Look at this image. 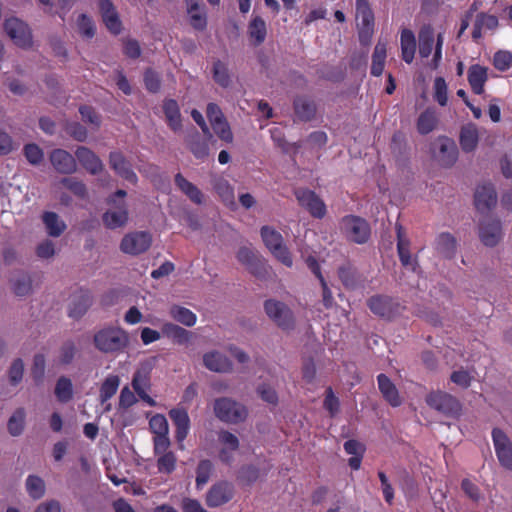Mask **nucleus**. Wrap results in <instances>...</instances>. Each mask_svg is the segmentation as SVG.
<instances>
[{"instance_id": "obj_49", "label": "nucleus", "mask_w": 512, "mask_h": 512, "mask_svg": "<svg viewBox=\"0 0 512 512\" xmlns=\"http://www.w3.org/2000/svg\"><path fill=\"white\" fill-rule=\"evenodd\" d=\"M26 489L33 499H40L45 494L44 481L38 476L30 475L26 480Z\"/></svg>"}, {"instance_id": "obj_24", "label": "nucleus", "mask_w": 512, "mask_h": 512, "mask_svg": "<svg viewBox=\"0 0 512 512\" xmlns=\"http://www.w3.org/2000/svg\"><path fill=\"white\" fill-rule=\"evenodd\" d=\"M99 10L108 30L113 34H119L122 27L121 21L112 2L110 0H100Z\"/></svg>"}, {"instance_id": "obj_25", "label": "nucleus", "mask_w": 512, "mask_h": 512, "mask_svg": "<svg viewBox=\"0 0 512 512\" xmlns=\"http://www.w3.org/2000/svg\"><path fill=\"white\" fill-rule=\"evenodd\" d=\"M378 388L383 396V398L392 406L398 407L401 405L402 400L399 395L398 389L395 384L391 381V379L381 373L377 376Z\"/></svg>"}, {"instance_id": "obj_47", "label": "nucleus", "mask_w": 512, "mask_h": 512, "mask_svg": "<svg viewBox=\"0 0 512 512\" xmlns=\"http://www.w3.org/2000/svg\"><path fill=\"white\" fill-rule=\"evenodd\" d=\"M25 410L18 408L8 420L7 428L12 436H19L24 429Z\"/></svg>"}, {"instance_id": "obj_63", "label": "nucleus", "mask_w": 512, "mask_h": 512, "mask_svg": "<svg viewBox=\"0 0 512 512\" xmlns=\"http://www.w3.org/2000/svg\"><path fill=\"white\" fill-rule=\"evenodd\" d=\"M31 280L27 275H21L13 281V292L17 296H26L31 292Z\"/></svg>"}, {"instance_id": "obj_59", "label": "nucleus", "mask_w": 512, "mask_h": 512, "mask_svg": "<svg viewBox=\"0 0 512 512\" xmlns=\"http://www.w3.org/2000/svg\"><path fill=\"white\" fill-rule=\"evenodd\" d=\"M103 220L105 224H124L128 221V213L123 208H116L106 212Z\"/></svg>"}, {"instance_id": "obj_46", "label": "nucleus", "mask_w": 512, "mask_h": 512, "mask_svg": "<svg viewBox=\"0 0 512 512\" xmlns=\"http://www.w3.org/2000/svg\"><path fill=\"white\" fill-rule=\"evenodd\" d=\"M437 123L436 113L432 110H426L419 116L417 128L421 134H428L436 128Z\"/></svg>"}, {"instance_id": "obj_58", "label": "nucleus", "mask_w": 512, "mask_h": 512, "mask_svg": "<svg viewBox=\"0 0 512 512\" xmlns=\"http://www.w3.org/2000/svg\"><path fill=\"white\" fill-rule=\"evenodd\" d=\"M218 440L223 445V448H227L230 451H237L239 449L240 442L238 437L227 430L218 432Z\"/></svg>"}, {"instance_id": "obj_39", "label": "nucleus", "mask_w": 512, "mask_h": 512, "mask_svg": "<svg viewBox=\"0 0 512 512\" xmlns=\"http://www.w3.org/2000/svg\"><path fill=\"white\" fill-rule=\"evenodd\" d=\"M120 385V378L117 375H109L106 377L100 387L99 398L101 403H105L110 400L117 392Z\"/></svg>"}, {"instance_id": "obj_34", "label": "nucleus", "mask_w": 512, "mask_h": 512, "mask_svg": "<svg viewBox=\"0 0 512 512\" xmlns=\"http://www.w3.org/2000/svg\"><path fill=\"white\" fill-rule=\"evenodd\" d=\"M479 141L478 130L474 125H467L462 128L460 134V145L463 151L472 152L476 149Z\"/></svg>"}, {"instance_id": "obj_21", "label": "nucleus", "mask_w": 512, "mask_h": 512, "mask_svg": "<svg viewBox=\"0 0 512 512\" xmlns=\"http://www.w3.org/2000/svg\"><path fill=\"white\" fill-rule=\"evenodd\" d=\"M75 157L82 167L92 175H97L104 170L102 160L92 150L85 146H80L76 149Z\"/></svg>"}, {"instance_id": "obj_5", "label": "nucleus", "mask_w": 512, "mask_h": 512, "mask_svg": "<svg viewBox=\"0 0 512 512\" xmlns=\"http://www.w3.org/2000/svg\"><path fill=\"white\" fill-rule=\"evenodd\" d=\"M261 236L265 246L282 264L291 267L293 264L292 256L283 243L282 235L271 226H262Z\"/></svg>"}, {"instance_id": "obj_7", "label": "nucleus", "mask_w": 512, "mask_h": 512, "mask_svg": "<svg viewBox=\"0 0 512 512\" xmlns=\"http://www.w3.org/2000/svg\"><path fill=\"white\" fill-rule=\"evenodd\" d=\"M432 157L441 167H452L458 157L455 142L447 137H439L432 143Z\"/></svg>"}, {"instance_id": "obj_37", "label": "nucleus", "mask_w": 512, "mask_h": 512, "mask_svg": "<svg viewBox=\"0 0 512 512\" xmlns=\"http://www.w3.org/2000/svg\"><path fill=\"white\" fill-rule=\"evenodd\" d=\"M419 54L426 58L428 57L433 48L434 43V29L430 25L423 26L419 31Z\"/></svg>"}, {"instance_id": "obj_2", "label": "nucleus", "mask_w": 512, "mask_h": 512, "mask_svg": "<svg viewBox=\"0 0 512 512\" xmlns=\"http://www.w3.org/2000/svg\"><path fill=\"white\" fill-rule=\"evenodd\" d=\"M215 416L222 422L237 424L246 420L247 408L227 397L217 398L214 402Z\"/></svg>"}, {"instance_id": "obj_40", "label": "nucleus", "mask_w": 512, "mask_h": 512, "mask_svg": "<svg viewBox=\"0 0 512 512\" xmlns=\"http://www.w3.org/2000/svg\"><path fill=\"white\" fill-rule=\"evenodd\" d=\"M436 249L445 258H451L456 250V240L449 233H442L436 240Z\"/></svg>"}, {"instance_id": "obj_52", "label": "nucleus", "mask_w": 512, "mask_h": 512, "mask_svg": "<svg viewBox=\"0 0 512 512\" xmlns=\"http://www.w3.org/2000/svg\"><path fill=\"white\" fill-rule=\"evenodd\" d=\"M323 407L327 410L331 417L336 416L340 410V401L337 396H335L333 389L328 387L325 390V398L323 401Z\"/></svg>"}, {"instance_id": "obj_17", "label": "nucleus", "mask_w": 512, "mask_h": 512, "mask_svg": "<svg viewBox=\"0 0 512 512\" xmlns=\"http://www.w3.org/2000/svg\"><path fill=\"white\" fill-rule=\"evenodd\" d=\"M52 167L60 174H73L77 171L76 159L64 149H54L49 154Z\"/></svg>"}, {"instance_id": "obj_41", "label": "nucleus", "mask_w": 512, "mask_h": 512, "mask_svg": "<svg viewBox=\"0 0 512 512\" xmlns=\"http://www.w3.org/2000/svg\"><path fill=\"white\" fill-rule=\"evenodd\" d=\"M55 396L61 403H67L73 398V385L69 378L61 376L56 383Z\"/></svg>"}, {"instance_id": "obj_1", "label": "nucleus", "mask_w": 512, "mask_h": 512, "mask_svg": "<svg viewBox=\"0 0 512 512\" xmlns=\"http://www.w3.org/2000/svg\"><path fill=\"white\" fill-rule=\"evenodd\" d=\"M129 334L119 326L108 325L95 332L93 344L104 354H119L129 346Z\"/></svg>"}, {"instance_id": "obj_54", "label": "nucleus", "mask_w": 512, "mask_h": 512, "mask_svg": "<svg viewBox=\"0 0 512 512\" xmlns=\"http://www.w3.org/2000/svg\"><path fill=\"white\" fill-rule=\"evenodd\" d=\"M27 161L32 165H39L44 159L43 150L36 144H27L23 148Z\"/></svg>"}, {"instance_id": "obj_32", "label": "nucleus", "mask_w": 512, "mask_h": 512, "mask_svg": "<svg viewBox=\"0 0 512 512\" xmlns=\"http://www.w3.org/2000/svg\"><path fill=\"white\" fill-rule=\"evenodd\" d=\"M294 110L296 116L302 121H310L315 117V103L305 97H298L294 101Z\"/></svg>"}, {"instance_id": "obj_42", "label": "nucleus", "mask_w": 512, "mask_h": 512, "mask_svg": "<svg viewBox=\"0 0 512 512\" xmlns=\"http://www.w3.org/2000/svg\"><path fill=\"white\" fill-rule=\"evenodd\" d=\"M170 315L174 320L188 327L195 325L197 320L195 313L188 308L177 305L171 307Z\"/></svg>"}, {"instance_id": "obj_51", "label": "nucleus", "mask_w": 512, "mask_h": 512, "mask_svg": "<svg viewBox=\"0 0 512 512\" xmlns=\"http://www.w3.org/2000/svg\"><path fill=\"white\" fill-rule=\"evenodd\" d=\"M76 24L77 30L83 38H93V36L95 35V26L93 21L87 15H79Z\"/></svg>"}, {"instance_id": "obj_22", "label": "nucleus", "mask_w": 512, "mask_h": 512, "mask_svg": "<svg viewBox=\"0 0 512 512\" xmlns=\"http://www.w3.org/2000/svg\"><path fill=\"white\" fill-rule=\"evenodd\" d=\"M176 187L194 204L204 205L206 196L192 182L187 180L181 173H177L174 179Z\"/></svg>"}, {"instance_id": "obj_3", "label": "nucleus", "mask_w": 512, "mask_h": 512, "mask_svg": "<svg viewBox=\"0 0 512 512\" xmlns=\"http://www.w3.org/2000/svg\"><path fill=\"white\" fill-rule=\"evenodd\" d=\"M370 311L383 319L393 320L400 316L405 306L396 298L387 295H374L367 300Z\"/></svg>"}, {"instance_id": "obj_45", "label": "nucleus", "mask_w": 512, "mask_h": 512, "mask_svg": "<svg viewBox=\"0 0 512 512\" xmlns=\"http://www.w3.org/2000/svg\"><path fill=\"white\" fill-rule=\"evenodd\" d=\"M187 143L190 151L193 155L198 159H205L208 156L209 149L208 145L205 141L200 139V136L197 132L189 135L187 139Z\"/></svg>"}, {"instance_id": "obj_43", "label": "nucleus", "mask_w": 512, "mask_h": 512, "mask_svg": "<svg viewBox=\"0 0 512 512\" xmlns=\"http://www.w3.org/2000/svg\"><path fill=\"white\" fill-rule=\"evenodd\" d=\"M214 465L213 463L208 460L204 459L201 460L196 468V487L198 489L203 488L204 485H206L213 473Z\"/></svg>"}, {"instance_id": "obj_50", "label": "nucleus", "mask_w": 512, "mask_h": 512, "mask_svg": "<svg viewBox=\"0 0 512 512\" xmlns=\"http://www.w3.org/2000/svg\"><path fill=\"white\" fill-rule=\"evenodd\" d=\"M60 184L68 189L69 191H71L75 196L81 198V199H85L87 197V188H86V185L76 179V178H63L61 181H60Z\"/></svg>"}, {"instance_id": "obj_61", "label": "nucleus", "mask_w": 512, "mask_h": 512, "mask_svg": "<svg viewBox=\"0 0 512 512\" xmlns=\"http://www.w3.org/2000/svg\"><path fill=\"white\" fill-rule=\"evenodd\" d=\"M45 372V357L43 354H36L33 359L31 374L34 381L39 384L42 382Z\"/></svg>"}, {"instance_id": "obj_9", "label": "nucleus", "mask_w": 512, "mask_h": 512, "mask_svg": "<svg viewBox=\"0 0 512 512\" xmlns=\"http://www.w3.org/2000/svg\"><path fill=\"white\" fill-rule=\"evenodd\" d=\"M4 29L17 46L22 48H30L32 46V32L29 26L19 18L12 17L6 19Z\"/></svg>"}, {"instance_id": "obj_64", "label": "nucleus", "mask_w": 512, "mask_h": 512, "mask_svg": "<svg viewBox=\"0 0 512 512\" xmlns=\"http://www.w3.org/2000/svg\"><path fill=\"white\" fill-rule=\"evenodd\" d=\"M24 364L22 359L17 358L13 361L9 369V380L12 385H17L23 378Z\"/></svg>"}, {"instance_id": "obj_19", "label": "nucleus", "mask_w": 512, "mask_h": 512, "mask_svg": "<svg viewBox=\"0 0 512 512\" xmlns=\"http://www.w3.org/2000/svg\"><path fill=\"white\" fill-rule=\"evenodd\" d=\"M169 417L175 426V439L178 443H182L190 431V418L185 408H172L169 411Z\"/></svg>"}, {"instance_id": "obj_28", "label": "nucleus", "mask_w": 512, "mask_h": 512, "mask_svg": "<svg viewBox=\"0 0 512 512\" xmlns=\"http://www.w3.org/2000/svg\"><path fill=\"white\" fill-rule=\"evenodd\" d=\"M247 34L250 40V43L253 46L261 45L266 38L267 35V27L265 21L259 17L255 16L248 25Z\"/></svg>"}, {"instance_id": "obj_27", "label": "nucleus", "mask_w": 512, "mask_h": 512, "mask_svg": "<svg viewBox=\"0 0 512 512\" xmlns=\"http://www.w3.org/2000/svg\"><path fill=\"white\" fill-rule=\"evenodd\" d=\"M397 252L399 260L404 267L412 265V256L410 253L411 242L407 236L404 226H397Z\"/></svg>"}, {"instance_id": "obj_11", "label": "nucleus", "mask_w": 512, "mask_h": 512, "mask_svg": "<svg viewBox=\"0 0 512 512\" xmlns=\"http://www.w3.org/2000/svg\"><path fill=\"white\" fill-rule=\"evenodd\" d=\"M492 440L501 466L512 470V442L510 438L503 430L494 428L492 430Z\"/></svg>"}, {"instance_id": "obj_53", "label": "nucleus", "mask_w": 512, "mask_h": 512, "mask_svg": "<svg viewBox=\"0 0 512 512\" xmlns=\"http://www.w3.org/2000/svg\"><path fill=\"white\" fill-rule=\"evenodd\" d=\"M77 353V348L72 340H68L62 344L59 350V362L62 365L70 364Z\"/></svg>"}, {"instance_id": "obj_57", "label": "nucleus", "mask_w": 512, "mask_h": 512, "mask_svg": "<svg viewBox=\"0 0 512 512\" xmlns=\"http://www.w3.org/2000/svg\"><path fill=\"white\" fill-rule=\"evenodd\" d=\"M370 235V226H351V230L348 233L349 239L358 244L367 242Z\"/></svg>"}, {"instance_id": "obj_26", "label": "nucleus", "mask_w": 512, "mask_h": 512, "mask_svg": "<svg viewBox=\"0 0 512 512\" xmlns=\"http://www.w3.org/2000/svg\"><path fill=\"white\" fill-rule=\"evenodd\" d=\"M203 363L207 369L213 372L226 373L232 370L231 361L225 355L217 351L205 353Z\"/></svg>"}, {"instance_id": "obj_8", "label": "nucleus", "mask_w": 512, "mask_h": 512, "mask_svg": "<svg viewBox=\"0 0 512 512\" xmlns=\"http://www.w3.org/2000/svg\"><path fill=\"white\" fill-rule=\"evenodd\" d=\"M267 316L282 329H292L295 321L291 309L283 302L268 299L264 303Z\"/></svg>"}, {"instance_id": "obj_23", "label": "nucleus", "mask_w": 512, "mask_h": 512, "mask_svg": "<svg viewBox=\"0 0 512 512\" xmlns=\"http://www.w3.org/2000/svg\"><path fill=\"white\" fill-rule=\"evenodd\" d=\"M296 197L299 203L306 207L313 216L318 218L324 216L325 205L314 192L309 190H298L296 192Z\"/></svg>"}, {"instance_id": "obj_36", "label": "nucleus", "mask_w": 512, "mask_h": 512, "mask_svg": "<svg viewBox=\"0 0 512 512\" xmlns=\"http://www.w3.org/2000/svg\"><path fill=\"white\" fill-rule=\"evenodd\" d=\"M416 50V40L413 32L404 29L401 33L402 58L406 63H411Z\"/></svg>"}, {"instance_id": "obj_38", "label": "nucleus", "mask_w": 512, "mask_h": 512, "mask_svg": "<svg viewBox=\"0 0 512 512\" xmlns=\"http://www.w3.org/2000/svg\"><path fill=\"white\" fill-rule=\"evenodd\" d=\"M162 333L177 344H185L190 339L188 330L173 323H165L162 326Z\"/></svg>"}, {"instance_id": "obj_18", "label": "nucleus", "mask_w": 512, "mask_h": 512, "mask_svg": "<svg viewBox=\"0 0 512 512\" xmlns=\"http://www.w3.org/2000/svg\"><path fill=\"white\" fill-rule=\"evenodd\" d=\"M131 384L135 393L142 401L150 407L156 405V401L147 394V390L150 388V372L147 369L141 368L136 370Z\"/></svg>"}, {"instance_id": "obj_16", "label": "nucleus", "mask_w": 512, "mask_h": 512, "mask_svg": "<svg viewBox=\"0 0 512 512\" xmlns=\"http://www.w3.org/2000/svg\"><path fill=\"white\" fill-rule=\"evenodd\" d=\"M110 168L124 180L136 184L137 175L133 171L131 163L120 151H112L109 153L108 158Z\"/></svg>"}, {"instance_id": "obj_13", "label": "nucleus", "mask_w": 512, "mask_h": 512, "mask_svg": "<svg viewBox=\"0 0 512 512\" xmlns=\"http://www.w3.org/2000/svg\"><path fill=\"white\" fill-rule=\"evenodd\" d=\"M498 197L492 184L478 186L474 193V204L477 211L483 215L489 214L497 205Z\"/></svg>"}, {"instance_id": "obj_62", "label": "nucleus", "mask_w": 512, "mask_h": 512, "mask_svg": "<svg viewBox=\"0 0 512 512\" xmlns=\"http://www.w3.org/2000/svg\"><path fill=\"white\" fill-rule=\"evenodd\" d=\"M493 64L499 71H506L512 65V54L509 51L500 50L495 53Z\"/></svg>"}, {"instance_id": "obj_30", "label": "nucleus", "mask_w": 512, "mask_h": 512, "mask_svg": "<svg viewBox=\"0 0 512 512\" xmlns=\"http://www.w3.org/2000/svg\"><path fill=\"white\" fill-rule=\"evenodd\" d=\"M163 111L169 127L174 132L180 131L182 128V119L177 102L173 99L165 100L163 103Z\"/></svg>"}, {"instance_id": "obj_10", "label": "nucleus", "mask_w": 512, "mask_h": 512, "mask_svg": "<svg viewBox=\"0 0 512 512\" xmlns=\"http://www.w3.org/2000/svg\"><path fill=\"white\" fill-rule=\"evenodd\" d=\"M235 489L228 481H218L213 484L206 494V505L210 508L220 507L234 497Z\"/></svg>"}, {"instance_id": "obj_29", "label": "nucleus", "mask_w": 512, "mask_h": 512, "mask_svg": "<svg viewBox=\"0 0 512 512\" xmlns=\"http://www.w3.org/2000/svg\"><path fill=\"white\" fill-rule=\"evenodd\" d=\"M488 79L487 68L479 64L472 65L468 69V81L476 94H481L484 91V84Z\"/></svg>"}, {"instance_id": "obj_44", "label": "nucleus", "mask_w": 512, "mask_h": 512, "mask_svg": "<svg viewBox=\"0 0 512 512\" xmlns=\"http://www.w3.org/2000/svg\"><path fill=\"white\" fill-rule=\"evenodd\" d=\"M386 45L384 43H377L372 55L371 73L375 76L382 74L386 58Z\"/></svg>"}, {"instance_id": "obj_35", "label": "nucleus", "mask_w": 512, "mask_h": 512, "mask_svg": "<svg viewBox=\"0 0 512 512\" xmlns=\"http://www.w3.org/2000/svg\"><path fill=\"white\" fill-rule=\"evenodd\" d=\"M502 226H479V237L481 242L487 247H494L501 240Z\"/></svg>"}, {"instance_id": "obj_55", "label": "nucleus", "mask_w": 512, "mask_h": 512, "mask_svg": "<svg viewBox=\"0 0 512 512\" xmlns=\"http://www.w3.org/2000/svg\"><path fill=\"white\" fill-rule=\"evenodd\" d=\"M65 131L78 142H85L88 138L87 129L78 122H67Z\"/></svg>"}, {"instance_id": "obj_6", "label": "nucleus", "mask_w": 512, "mask_h": 512, "mask_svg": "<svg viewBox=\"0 0 512 512\" xmlns=\"http://www.w3.org/2000/svg\"><path fill=\"white\" fill-rule=\"evenodd\" d=\"M237 260L246 269L259 279H266L270 275V267L258 252L250 247L242 246L236 254Z\"/></svg>"}, {"instance_id": "obj_56", "label": "nucleus", "mask_w": 512, "mask_h": 512, "mask_svg": "<svg viewBox=\"0 0 512 512\" xmlns=\"http://www.w3.org/2000/svg\"><path fill=\"white\" fill-rule=\"evenodd\" d=\"M461 489L464 492V494L475 503H478L482 498V494L479 487L469 478H464L461 481Z\"/></svg>"}, {"instance_id": "obj_12", "label": "nucleus", "mask_w": 512, "mask_h": 512, "mask_svg": "<svg viewBox=\"0 0 512 512\" xmlns=\"http://www.w3.org/2000/svg\"><path fill=\"white\" fill-rule=\"evenodd\" d=\"M152 243V236L146 231L132 232L124 236L121 241V250L130 255H138L145 252Z\"/></svg>"}, {"instance_id": "obj_33", "label": "nucleus", "mask_w": 512, "mask_h": 512, "mask_svg": "<svg viewBox=\"0 0 512 512\" xmlns=\"http://www.w3.org/2000/svg\"><path fill=\"white\" fill-rule=\"evenodd\" d=\"M338 277L344 287L349 290L356 289L361 282L360 275L350 264L340 266L338 269Z\"/></svg>"}, {"instance_id": "obj_20", "label": "nucleus", "mask_w": 512, "mask_h": 512, "mask_svg": "<svg viewBox=\"0 0 512 512\" xmlns=\"http://www.w3.org/2000/svg\"><path fill=\"white\" fill-rule=\"evenodd\" d=\"M92 305V296L89 290L79 289L73 293L69 305L68 315L73 319H80Z\"/></svg>"}, {"instance_id": "obj_31", "label": "nucleus", "mask_w": 512, "mask_h": 512, "mask_svg": "<svg viewBox=\"0 0 512 512\" xmlns=\"http://www.w3.org/2000/svg\"><path fill=\"white\" fill-rule=\"evenodd\" d=\"M154 454L157 458V469L159 473L171 474L176 469L177 457L173 451H169V448H165L163 452H159L154 447Z\"/></svg>"}, {"instance_id": "obj_4", "label": "nucleus", "mask_w": 512, "mask_h": 512, "mask_svg": "<svg viewBox=\"0 0 512 512\" xmlns=\"http://www.w3.org/2000/svg\"><path fill=\"white\" fill-rule=\"evenodd\" d=\"M427 405L439 413L450 417L458 418L462 411L460 401L445 391H432L426 396Z\"/></svg>"}, {"instance_id": "obj_48", "label": "nucleus", "mask_w": 512, "mask_h": 512, "mask_svg": "<svg viewBox=\"0 0 512 512\" xmlns=\"http://www.w3.org/2000/svg\"><path fill=\"white\" fill-rule=\"evenodd\" d=\"M214 189L226 205H234V192L227 180L217 179L214 182Z\"/></svg>"}, {"instance_id": "obj_60", "label": "nucleus", "mask_w": 512, "mask_h": 512, "mask_svg": "<svg viewBox=\"0 0 512 512\" xmlns=\"http://www.w3.org/2000/svg\"><path fill=\"white\" fill-rule=\"evenodd\" d=\"M259 475V469L253 465L243 466L239 471V479L246 485H251L256 482L259 478Z\"/></svg>"}, {"instance_id": "obj_15", "label": "nucleus", "mask_w": 512, "mask_h": 512, "mask_svg": "<svg viewBox=\"0 0 512 512\" xmlns=\"http://www.w3.org/2000/svg\"><path fill=\"white\" fill-rule=\"evenodd\" d=\"M356 20L360 38H370L373 32L374 15L367 0L356 1Z\"/></svg>"}, {"instance_id": "obj_14", "label": "nucleus", "mask_w": 512, "mask_h": 512, "mask_svg": "<svg viewBox=\"0 0 512 512\" xmlns=\"http://www.w3.org/2000/svg\"><path fill=\"white\" fill-rule=\"evenodd\" d=\"M149 426L153 436V446L159 452H163L165 448H169L171 445L168 436V422L164 415L156 414L150 421Z\"/></svg>"}]
</instances>
